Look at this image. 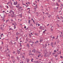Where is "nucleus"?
<instances>
[{"mask_svg": "<svg viewBox=\"0 0 63 63\" xmlns=\"http://www.w3.org/2000/svg\"><path fill=\"white\" fill-rule=\"evenodd\" d=\"M14 13H14V12H13V11L12 10H10V11L9 14H11V15H12V14H13V15H14Z\"/></svg>", "mask_w": 63, "mask_h": 63, "instance_id": "nucleus-1", "label": "nucleus"}, {"mask_svg": "<svg viewBox=\"0 0 63 63\" xmlns=\"http://www.w3.org/2000/svg\"><path fill=\"white\" fill-rule=\"evenodd\" d=\"M35 51H36V50H35V49H34L33 50H32V52H35Z\"/></svg>", "mask_w": 63, "mask_h": 63, "instance_id": "nucleus-2", "label": "nucleus"}, {"mask_svg": "<svg viewBox=\"0 0 63 63\" xmlns=\"http://www.w3.org/2000/svg\"><path fill=\"white\" fill-rule=\"evenodd\" d=\"M43 40L42 39H40V40L39 41V42L40 43H41V42H43Z\"/></svg>", "mask_w": 63, "mask_h": 63, "instance_id": "nucleus-3", "label": "nucleus"}, {"mask_svg": "<svg viewBox=\"0 0 63 63\" xmlns=\"http://www.w3.org/2000/svg\"><path fill=\"white\" fill-rule=\"evenodd\" d=\"M27 47H29L30 46H29V44H28L27 45Z\"/></svg>", "mask_w": 63, "mask_h": 63, "instance_id": "nucleus-4", "label": "nucleus"}, {"mask_svg": "<svg viewBox=\"0 0 63 63\" xmlns=\"http://www.w3.org/2000/svg\"><path fill=\"white\" fill-rule=\"evenodd\" d=\"M39 43V41L37 40L36 42H35V44H37Z\"/></svg>", "mask_w": 63, "mask_h": 63, "instance_id": "nucleus-5", "label": "nucleus"}, {"mask_svg": "<svg viewBox=\"0 0 63 63\" xmlns=\"http://www.w3.org/2000/svg\"><path fill=\"white\" fill-rule=\"evenodd\" d=\"M17 59V60H19V59H20V58L18 57H16Z\"/></svg>", "mask_w": 63, "mask_h": 63, "instance_id": "nucleus-6", "label": "nucleus"}, {"mask_svg": "<svg viewBox=\"0 0 63 63\" xmlns=\"http://www.w3.org/2000/svg\"><path fill=\"white\" fill-rule=\"evenodd\" d=\"M12 60L13 63H14L15 62V60L13 59Z\"/></svg>", "mask_w": 63, "mask_h": 63, "instance_id": "nucleus-7", "label": "nucleus"}, {"mask_svg": "<svg viewBox=\"0 0 63 63\" xmlns=\"http://www.w3.org/2000/svg\"><path fill=\"white\" fill-rule=\"evenodd\" d=\"M53 45V42H51V46H52Z\"/></svg>", "mask_w": 63, "mask_h": 63, "instance_id": "nucleus-8", "label": "nucleus"}, {"mask_svg": "<svg viewBox=\"0 0 63 63\" xmlns=\"http://www.w3.org/2000/svg\"><path fill=\"white\" fill-rule=\"evenodd\" d=\"M5 47H8V45H6L5 46Z\"/></svg>", "mask_w": 63, "mask_h": 63, "instance_id": "nucleus-9", "label": "nucleus"}, {"mask_svg": "<svg viewBox=\"0 0 63 63\" xmlns=\"http://www.w3.org/2000/svg\"><path fill=\"white\" fill-rule=\"evenodd\" d=\"M16 3H14V4L15 5H17V1H16Z\"/></svg>", "mask_w": 63, "mask_h": 63, "instance_id": "nucleus-10", "label": "nucleus"}, {"mask_svg": "<svg viewBox=\"0 0 63 63\" xmlns=\"http://www.w3.org/2000/svg\"><path fill=\"white\" fill-rule=\"evenodd\" d=\"M29 36L30 37V38H31V36H32V35H31V34H29Z\"/></svg>", "mask_w": 63, "mask_h": 63, "instance_id": "nucleus-11", "label": "nucleus"}, {"mask_svg": "<svg viewBox=\"0 0 63 63\" xmlns=\"http://www.w3.org/2000/svg\"><path fill=\"white\" fill-rule=\"evenodd\" d=\"M27 62L28 63V62H29V59H28V60H27Z\"/></svg>", "mask_w": 63, "mask_h": 63, "instance_id": "nucleus-12", "label": "nucleus"}, {"mask_svg": "<svg viewBox=\"0 0 63 63\" xmlns=\"http://www.w3.org/2000/svg\"><path fill=\"white\" fill-rule=\"evenodd\" d=\"M17 52H18V54H19L20 52V51H19L18 50Z\"/></svg>", "mask_w": 63, "mask_h": 63, "instance_id": "nucleus-13", "label": "nucleus"}, {"mask_svg": "<svg viewBox=\"0 0 63 63\" xmlns=\"http://www.w3.org/2000/svg\"><path fill=\"white\" fill-rule=\"evenodd\" d=\"M11 17H14V14H13V15H12L11 16Z\"/></svg>", "mask_w": 63, "mask_h": 63, "instance_id": "nucleus-14", "label": "nucleus"}, {"mask_svg": "<svg viewBox=\"0 0 63 63\" xmlns=\"http://www.w3.org/2000/svg\"><path fill=\"white\" fill-rule=\"evenodd\" d=\"M33 26V24H31L30 25V26Z\"/></svg>", "mask_w": 63, "mask_h": 63, "instance_id": "nucleus-15", "label": "nucleus"}, {"mask_svg": "<svg viewBox=\"0 0 63 63\" xmlns=\"http://www.w3.org/2000/svg\"><path fill=\"white\" fill-rule=\"evenodd\" d=\"M33 55V54H32V53L30 54H29V55Z\"/></svg>", "mask_w": 63, "mask_h": 63, "instance_id": "nucleus-16", "label": "nucleus"}, {"mask_svg": "<svg viewBox=\"0 0 63 63\" xmlns=\"http://www.w3.org/2000/svg\"><path fill=\"white\" fill-rule=\"evenodd\" d=\"M30 21H31V20H29L28 21H29V23H30Z\"/></svg>", "mask_w": 63, "mask_h": 63, "instance_id": "nucleus-17", "label": "nucleus"}, {"mask_svg": "<svg viewBox=\"0 0 63 63\" xmlns=\"http://www.w3.org/2000/svg\"><path fill=\"white\" fill-rule=\"evenodd\" d=\"M9 29L10 30H13L11 28H10Z\"/></svg>", "mask_w": 63, "mask_h": 63, "instance_id": "nucleus-18", "label": "nucleus"}, {"mask_svg": "<svg viewBox=\"0 0 63 63\" xmlns=\"http://www.w3.org/2000/svg\"><path fill=\"white\" fill-rule=\"evenodd\" d=\"M33 23H34V24H35V21H34V20H33Z\"/></svg>", "mask_w": 63, "mask_h": 63, "instance_id": "nucleus-19", "label": "nucleus"}, {"mask_svg": "<svg viewBox=\"0 0 63 63\" xmlns=\"http://www.w3.org/2000/svg\"><path fill=\"white\" fill-rule=\"evenodd\" d=\"M19 34V33H18V32H17V33H16V35H18V34Z\"/></svg>", "mask_w": 63, "mask_h": 63, "instance_id": "nucleus-20", "label": "nucleus"}, {"mask_svg": "<svg viewBox=\"0 0 63 63\" xmlns=\"http://www.w3.org/2000/svg\"><path fill=\"white\" fill-rule=\"evenodd\" d=\"M35 34L36 35H37V36H38V33H35Z\"/></svg>", "mask_w": 63, "mask_h": 63, "instance_id": "nucleus-21", "label": "nucleus"}, {"mask_svg": "<svg viewBox=\"0 0 63 63\" xmlns=\"http://www.w3.org/2000/svg\"><path fill=\"white\" fill-rule=\"evenodd\" d=\"M55 39V37H54L53 36L52 37V39Z\"/></svg>", "mask_w": 63, "mask_h": 63, "instance_id": "nucleus-22", "label": "nucleus"}, {"mask_svg": "<svg viewBox=\"0 0 63 63\" xmlns=\"http://www.w3.org/2000/svg\"><path fill=\"white\" fill-rule=\"evenodd\" d=\"M60 17L62 19H63V18L62 17V16H60Z\"/></svg>", "mask_w": 63, "mask_h": 63, "instance_id": "nucleus-23", "label": "nucleus"}, {"mask_svg": "<svg viewBox=\"0 0 63 63\" xmlns=\"http://www.w3.org/2000/svg\"><path fill=\"white\" fill-rule=\"evenodd\" d=\"M54 52H56L57 51H56V50H55L54 51Z\"/></svg>", "mask_w": 63, "mask_h": 63, "instance_id": "nucleus-24", "label": "nucleus"}, {"mask_svg": "<svg viewBox=\"0 0 63 63\" xmlns=\"http://www.w3.org/2000/svg\"><path fill=\"white\" fill-rule=\"evenodd\" d=\"M54 54H55V53H53L52 54L53 55H54Z\"/></svg>", "mask_w": 63, "mask_h": 63, "instance_id": "nucleus-25", "label": "nucleus"}, {"mask_svg": "<svg viewBox=\"0 0 63 63\" xmlns=\"http://www.w3.org/2000/svg\"><path fill=\"white\" fill-rule=\"evenodd\" d=\"M6 7H7V9H8L9 8V7H8V6L6 5Z\"/></svg>", "mask_w": 63, "mask_h": 63, "instance_id": "nucleus-26", "label": "nucleus"}, {"mask_svg": "<svg viewBox=\"0 0 63 63\" xmlns=\"http://www.w3.org/2000/svg\"><path fill=\"white\" fill-rule=\"evenodd\" d=\"M33 59H32V60H31V61L32 62H33Z\"/></svg>", "mask_w": 63, "mask_h": 63, "instance_id": "nucleus-27", "label": "nucleus"}, {"mask_svg": "<svg viewBox=\"0 0 63 63\" xmlns=\"http://www.w3.org/2000/svg\"><path fill=\"white\" fill-rule=\"evenodd\" d=\"M54 56L55 57H57L58 56H57V55H55Z\"/></svg>", "mask_w": 63, "mask_h": 63, "instance_id": "nucleus-28", "label": "nucleus"}, {"mask_svg": "<svg viewBox=\"0 0 63 63\" xmlns=\"http://www.w3.org/2000/svg\"><path fill=\"white\" fill-rule=\"evenodd\" d=\"M60 58H63V57L61 56H60Z\"/></svg>", "mask_w": 63, "mask_h": 63, "instance_id": "nucleus-29", "label": "nucleus"}, {"mask_svg": "<svg viewBox=\"0 0 63 63\" xmlns=\"http://www.w3.org/2000/svg\"><path fill=\"white\" fill-rule=\"evenodd\" d=\"M16 38L17 40H18V37L17 36L16 37Z\"/></svg>", "mask_w": 63, "mask_h": 63, "instance_id": "nucleus-30", "label": "nucleus"}, {"mask_svg": "<svg viewBox=\"0 0 63 63\" xmlns=\"http://www.w3.org/2000/svg\"><path fill=\"white\" fill-rule=\"evenodd\" d=\"M21 8H22V7L21 6L19 8V9H21Z\"/></svg>", "mask_w": 63, "mask_h": 63, "instance_id": "nucleus-31", "label": "nucleus"}, {"mask_svg": "<svg viewBox=\"0 0 63 63\" xmlns=\"http://www.w3.org/2000/svg\"><path fill=\"white\" fill-rule=\"evenodd\" d=\"M22 58H24V56H22Z\"/></svg>", "mask_w": 63, "mask_h": 63, "instance_id": "nucleus-32", "label": "nucleus"}, {"mask_svg": "<svg viewBox=\"0 0 63 63\" xmlns=\"http://www.w3.org/2000/svg\"><path fill=\"white\" fill-rule=\"evenodd\" d=\"M23 5H24V6H26V5L25 4H24V3H23Z\"/></svg>", "mask_w": 63, "mask_h": 63, "instance_id": "nucleus-33", "label": "nucleus"}, {"mask_svg": "<svg viewBox=\"0 0 63 63\" xmlns=\"http://www.w3.org/2000/svg\"><path fill=\"white\" fill-rule=\"evenodd\" d=\"M58 2H60V0H58Z\"/></svg>", "mask_w": 63, "mask_h": 63, "instance_id": "nucleus-34", "label": "nucleus"}, {"mask_svg": "<svg viewBox=\"0 0 63 63\" xmlns=\"http://www.w3.org/2000/svg\"><path fill=\"white\" fill-rule=\"evenodd\" d=\"M16 42H15L14 43V45H16Z\"/></svg>", "mask_w": 63, "mask_h": 63, "instance_id": "nucleus-35", "label": "nucleus"}, {"mask_svg": "<svg viewBox=\"0 0 63 63\" xmlns=\"http://www.w3.org/2000/svg\"><path fill=\"white\" fill-rule=\"evenodd\" d=\"M40 29H42V26H40Z\"/></svg>", "mask_w": 63, "mask_h": 63, "instance_id": "nucleus-36", "label": "nucleus"}, {"mask_svg": "<svg viewBox=\"0 0 63 63\" xmlns=\"http://www.w3.org/2000/svg\"><path fill=\"white\" fill-rule=\"evenodd\" d=\"M10 20H11V21H13V20L12 19H11Z\"/></svg>", "mask_w": 63, "mask_h": 63, "instance_id": "nucleus-37", "label": "nucleus"}, {"mask_svg": "<svg viewBox=\"0 0 63 63\" xmlns=\"http://www.w3.org/2000/svg\"><path fill=\"white\" fill-rule=\"evenodd\" d=\"M38 26H40V24H38Z\"/></svg>", "mask_w": 63, "mask_h": 63, "instance_id": "nucleus-38", "label": "nucleus"}, {"mask_svg": "<svg viewBox=\"0 0 63 63\" xmlns=\"http://www.w3.org/2000/svg\"><path fill=\"white\" fill-rule=\"evenodd\" d=\"M11 16V14H9V15H8V16Z\"/></svg>", "mask_w": 63, "mask_h": 63, "instance_id": "nucleus-39", "label": "nucleus"}, {"mask_svg": "<svg viewBox=\"0 0 63 63\" xmlns=\"http://www.w3.org/2000/svg\"><path fill=\"white\" fill-rule=\"evenodd\" d=\"M26 28V26H25L24 27V28H25V29Z\"/></svg>", "mask_w": 63, "mask_h": 63, "instance_id": "nucleus-40", "label": "nucleus"}, {"mask_svg": "<svg viewBox=\"0 0 63 63\" xmlns=\"http://www.w3.org/2000/svg\"><path fill=\"white\" fill-rule=\"evenodd\" d=\"M45 31H44L43 32V33H45Z\"/></svg>", "mask_w": 63, "mask_h": 63, "instance_id": "nucleus-41", "label": "nucleus"}, {"mask_svg": "<svg viewBox=\"0 0 63 63\" xmlns=\"http://www.w3.org/2000/svg\"><path fill=\"white\" fill-rule=\"evenodd\" d=\"M15 51H14V52H13V53H14V54H15Z\"/></svg>", "mask_w": 63, "mask_h": 63, "instance_id": "nucleus-42", "label": "nucleus"}, {"mask_svg": "<svg viewBox=\"0 0 63 63\" xmlns=\"http://www.w3.org/2000/svg\"><path fill=\"white\" fill-rule=\"evenodd\" d=\"M36 62V63H39V62H38V61H37Z\"/></svg>", "mask_w": 63, "mask_h": 63, "instance_id": "nucleus-43", "label": "nucleus"}, {"mask_svg": "<svg viewBox=\"0 0 63 63\" xmlns=\"http://www.w3.org/2000/svg\"><path fill=\"white\" fill-rule=\"evenodd\" d=\"M9 21V20H6V22H7V21Z\"/></svg>", "mask_w": 63, "mask_h": 63, "instance_id": "nucleus-44", "label": "nucleus"}, {"mask_svg": "<svg viewBox=\"0 0 63 63\" xmlns=\"http://www.w3.org/2000/svg\"><path fill=\"white\" fill-rule=\"evenodd\" d=\"M14 58V57L13 56L11 57V58Z\"/></svg>", "mask_w": 63, "mask_h": 63, "instance_id": "nucleus-45", "label": "nucleus"}, {"mask_svg": "<svg viewBox=\"0 0 63 63\" xmlns=\"http://www.w3.org/2000/svg\"><path fill=\"white\" fill-rule=\"evenodd\" d=\"M31 50H30V53H31Z\"/></svg>", "mask_w": 63, "mask_h": 63, "instance_id": "nucleus-46", "label": "nucleus"}, {"mask_svg": "<svg viewBox=\"0 0 63 63\" xmlns=\"http://www.w3.org/2000/svg\"><path fill=\"white\" fill-rule=\"evenodd\" d=\"M9 3H10V2H9L7 3V5H8V4H9Z\"/></svg>", "mask_w": 63, "mask_h": 63, "instance_id": "nucleus-47", "label": "nucleus"}, {"mask_svg": "<svg viewBox=\"0 0 63 63\" xmlns=\"http://www.w3.org/2000/svg\"><path fill=\"white\" fill-rule=\"evenodd\" d=\"M30 8H27V10H28V9H30Z\"/></svg>", "mask_w": 63, "mask_h": 63, "instance_id": "nucleus-48", "label": "nucleus"}, {"mask_svg": "<svg viewBox=\"0 0 63 63\" xmlns=\"http://www.w3.org/2000/svg\"><path fill=\"white\" fill-rule=\"evenodd\" d=\"M26 7H28V6H29L28 5L27 6H26Z\"/></svg>", "mask_w": 63, "mask_h": 63, "instance_id": "nucleus-49", "label": "nucleus"}, {"mask_svg": "<svg viewBox=\"0 0 63 63\" xmlns=\"http://www.w3.org/2000/svg\"><path fill=\"white\" fill-rule=\"evenodd\" d=\"M37 52H38L39 53H41V52H39L38 51Z\"/></svg>", "mask_w": 63, "mask_h": 63, "instance_id": "nucleus-50", "label": "nucleus"}, {"mask_svg": "<svg viewBox=\"0 0 63 63\" xmlns=\"http://www.w3.org/2000/svg\"><path fill=\"white\" fill-rule=\"evenodd\" d=\"M1 35H2L3 36H4V35H3V33L1 34Z\"/></svg>", "mask_w": 63, "mask_h": 63, "instance_id": "nucleus-51", "label": "nucleus"}, {"mask_svg": "<svg viewBox=\"0 0 63 63\" xmlns=\"http://www.w3.org/2000/svg\"><path fill=\"white\" fill-rule=\"evenodd\" d=\"M50 37L51 38H52V35H51V36H50Z\"/></svg>", "mask_w": 63, "mask_h": 63, "instance_id": "nucleus-52", "label": "nucleus"}, {"mask_svg": "<svg viewBox=\"0 0 63 63\" xmlns=\"http://www.w3.org/2000/svg\"><path fill=\"white\" fill-rule=\"evenodd\" d=\"M10 53V51H9L8 52V53Z\"/></svg>", "mask_w": 63, "mask_h": 63, "instance_id": "nucleus-53", "label": "nucleus"}, {"mask_svg": "<svg viewBox=\"0 0 63 63\" xmlns=\"http://www.w3.org/2000/svg\"><path fill=\"white\" fill-rule=\"evenodd\" d=\"M2 12H3V13H5V11H3Z\"/></svg>", "mask_w": 63, "mask_h": 63, "instance_id": "nucleus-54", "label": "nucleus"}, {"mask_svg": "<svg viewBox=\"0 0 63 63\" xmlns=\"http://www.w3.org/2000/svg\"><path fill=\"white\" fill-rule=\"evenodd\" d=\"M21 10L22 11H23V9H22V8L21 9Z\"/></svg>", "mask_w": 63, "mask_h": 63, "instance_id": "nucleus-55", "label": "nucleus"}, {"mask_svg": "<svg viewBox=\"0 0 63 63\" xmlns=\"http://www.w3.org/2000/svg\"><path fill=\"white\" fill-rule=\"evenodd\" d=\"M32 20H34L32 18Z\"/></svg>", "mask_w": 63, "mask_h": 63, "instance_id": "nucleus-56", "label": "nucleus"}, {"mask_svg": "<svg viewBox=\"0 0 63 63\" xmlns=\"http://www.w3.org/2000/svg\"><path fill=\"white\" fill-rule=\"evenodd\" d=\"M16 7H17V8H18V7L17 5L16 6Z\"/></svg>", "mask_w": 63, "mask_h": 63, "instance_id": "nucleus-57", "label": "nucleus"}, {"mask_svg": "<svg viewBox=\"0 0 63 63\" xmlns=\"http://www.w3.org/2000/svg\"><path fill=\"white\" fill-rule=\"evenodd\" d=\"M0 49H1H1H2V47H0Z\"/></svg>", "mask_w": 63, "mask_h": 63, "instance_id": "nucleus-58", "label": "nucleus"}, {"mask_svg": "<svg viewBox=\"0 0 63 63\" xmlns=\"http://www.w3.org/2000/svg\"><path fill=\"white\" fill-rule=\"evenodd\" d=\"M49 25V24H48L47 25V26H48V25Z\"/></svg>", "mask_w": 63, "mask_h": 63, "instance_id": "nucleus-59", "label": "nucleus"}, {"mask_svg": "<svg viewBox=\"0 0 63 63\" xmlns=\"http://www.w3.org/2000/svg\"><path fill=\"white\" fill-rule=\"evenodd\" d=\"M7 51H8V50H9V49H8V48H7Z\"/></svg>", "mask_w": 63, "mask_h": 63, "instance_id": "nucleus-60", "label": "nucleus"}, {"mask_svg": "<svg viewBox=\"0 0 63 63\" xmlns=\"http://www.w3.org/2000/svg\"><path fill=\"white\" fill-rule=\"evenodd\" d=\"M37 25H38V24L37 23H36V26H37Z\"/></svg>", "mask_w": 63, "mask_h": 63, "instance_id": "nucleus-61", "label": "nucleus"}, {"mask_svg": "<svg viewBox=\"0 0 63 63\" xmlns=\"http://www.w3.org/2000/svg\"><path fill=\"white\" fill-rule=\"evenodd\" d=\"M39 56H41V55L40 54H39Z\"/></svg>", "mask_w": 63, "mask_h": 63, "instance_id": "nucleus-62", "label": "nucleus"}, {"mask_svg": "<svg viewBox=\"0 0 63 63\" xmlns=\"http://www.w3.org/2000/svg\"><path fill=\"white\" fill-rule=\"evenodd\" d=\"M20 47H22V45H20Z\"/></svg>", "mask_w": 63, "mask_h": 63, "instance_id": "nucleus-63", "label": "nucleus"}, {"mask_svg": "<svg viewBox=\"0 0 63 63\" xmlns=\"http://www.w3.org/2000/svg\"><path fill=\"white\" fill-rule=\"evenodd\" d=\"M28 12L29 14H30V12H29V11H28Z\"/></svg>", "mask_w": 63, "mask_h": 63, "instance_id": "nucleus-64", "label": "nucleus"}]
</instances>
